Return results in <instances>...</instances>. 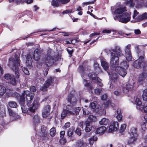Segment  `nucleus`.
I'll return each instance as SVG.
<instances>
[{
	"instance_id": "1",
	"label": "nucleus",
	"mask_w": 147,
	"mask_h": 147,
	"mask_svg": "<svg viewBox=\"0 0 147 147\" xmlns=\"http://www.w3.org/2000/svg\"><path fill=\"white\" fill-rule=\"evenodd\" d=\"M134 67L139 68L140 67H143L142 73L140 74L138 82L140 84H142L143 82L146 81L147 79V67L144 61V58L143 56H140L137 60L135 61L133 64Z\"/></svg>"
},
{
	"instance_id": "2",
	"label": "nucleus",
	"mask_w": 147,
	"mask_h": 147,
	"mask_svg": "<svg viewBox=\"0 0 147 147\" xmlns=\"http://www.w3.org/2000/svg\"><path fill=\"white\" fill-rule=\"evenodd\" d=\"M15 57H11L9 59L8 65L11 69L14 71L16 77L18 79L20 76L18 71L19 66H20V57L16 54L15 55Z\"/></svg>"
},
{
	"instance_id": "3",
	"label": "nucleus",
	"mask_w": 147,
	"mask_h": 147,
	"mask_svg": "<svg viewBox=\"0 0 147 147\" xmlns=\"http://www.w3.org/2000/svg\"><path fill=\"white\" fill-rule=\"evenodd\" d=\"M47 55L44 61L45 64L48 67L43 72L44 75L45 76H46L48 74L49 69V67L52 65L59 59V55H55L53 56H51L49 53H47Z\"/></svg>"
},
{
	"instance_id": "4",
	"label": "nucleus",
	"mask_w": 147,
	"mask_h": 147,
	"mask_svg": "<svg viewBox=\"0 0 147 147\" xmlns=\"http://www.w3.org/2000/svg\"><path fill=\"white\" fill-rule=\"evenodd\" d=\"M119 61H115V63L113 62L112 64L111 67L115 69L116 72L120 76L124 77L127 74L126 69L122 67L118 66Z\"/></svg>"
},
{
	"instance_id": "5",
	"label": "nucleus",
	"mask_w": 147,
	"mask_h": 147,
	"mask_svg": "<svg viewBox=\"0 0 147 147\" xmlns=\"http://www.w3.org/2000/svg\"><path fill=\"white\" fill-rule=\"evenodd\" d=\"M12 96L17 98L20 105H23L25 103V95L24 91L21 94L15 92L12 94Z\"/></svg>"
},
{
	"instance_id": "6",
	"label": "nucleus",
	"mask_w": 147,
	"mask_h": 147,
	"mask_svg": "<svg viewBox=\"0 0 147 147\" xmlns=\"http://www.w3.org/2000/svg\"><path fill=\"white\" fill-rule=\"evenodd\" d=\"M114 19L118 20L119 22L126 23L129 22V13H123L122 15H116L114 17Z\"/></svg>"
},
{
	"instance_id": "7",
	"label": "nucleus",
	"mask_w": 147,
	"mask_h": 147,
	"mask_svg": "<svg viewBox=\"0 0 147 147\" xmlns=\"http://www.w3.org/2000/svg\"><path fill=\"white\" fill-rule=\"evenodd\" d=\"M129 134V144H132L136 140L138 137L136 129L134 127L131 128Z\"/></svg>"
},
{
	"instance_id": "8",
	"label": "nucleus",
	"mask_w": 147,
	"mask_h": 147,
	"mask_svg": "<svg viewBox=\"0 0 147 147\" xmlns=\"http://www.w3.org/2000/svg\"><path fill=\"white\" fill-rule=\"evenodd\" d=\"M26 100L27 101V105L28 107L31 106L30 104L34 96V94L27 90H24Z\"/></svg>"
},
{
	"instance_id": "9",
	"label": "nucleus",
	"mask_w": 147,
	"mask_h": 147,
	"mask_svg": "<svg viewBox=\"0 0 147 147\" xmlns=\"http://www.w3.org/2000/svg\"><path fill=\"white\" fill-rule=\"evenodd\" d=\"M40 99L38 97L34 98V101L31 106L30 107L29 109V111L31 112L34 113L36 110H37L38 108L39 107L40 103L39 102Z\"/></svg>"
},
{
	"instance_id": "10",
	"label": "nucleus",
	"mask_w": 147,
	"mask_h": 147,
	"mask_svg": "<svg viewBox=\"0 0 147 147\" xmlns=\"http://www.w3.org/2000/svg\"><path fill=\"white\" fill-rule=\"evenodd\" d=\"M67 102H69L72 106H75L77 103V99L75 96V94L73 93L69 94L66 98Z\"/></svg>"
},
{
	"instance_id": "11",
	"label": "nucleus",
	"mask_w": 147,
	"mask_h": 147,
	"mask_svg": "<svg viewBox=\"0 0 147 147\" xmlns=\"http://www.w3.org/2000/svg\"><path fill=\"white\" fill-rule=\"evenodd\" d=\"M4 78L6 80H9L11 84L13 85H16L17 84V80L14 76L7 73L5 74L4 76Z\"/></svg>"
},
{
	"instance_id": "12",
	"label": "nucleus",
	"mask_w": 147,
	"mask_h": 147,
	"mask_svg": "<svg viewBox=\"0 0 147 147\" xmlns=\"http://www.w3.org/2000/svg\"><path fill=\"white\" fill-rule=\"evenodd\" d=\"M51 109V106L50 105L47 104L44 106L42 110V115L43 117L46 118L50 114Z\"/></svg>"
},
{
	"instance_id": "13",
	"label": "nucleus",
	"mask_w": 147,
	"mask_h": 147,
	"mask_svg": "<svg viewBox=\"0 0 147 147\" xmlns=\"http://www.w3.org/2000/svg\"><path fill=\"white\" fill-rule=\"evenodd\" d=\"M111 59L110 64L111 66V64L113 63V62L114 63H115L114 62V59H115V61H119V58L117 56L119 55L118 53H117L116 51L113 50L112 52H111Z\"/></svg>"
},
{
	"instance_id": "14",
	"label": "nucleus",
	"mask_w": 147,
	"mask_h": 147,
	"mask_svg": "<svg viewBox=\"0 0 147 147\" xmlns=\"http://www.w3.org/2000/svg\"><path fill=\"white\" fill-rule=\"evenodd\" d=\"M143 99L145 101H147V88L145 89L143 91L142 95ZM143 109L145 112H147V102L143 104Z\"/></svg>"
},
{
	"instance_id": "15",
	"label": "nucleus",
	"mask_w": 147,
	"mask_h": 147,
	"mask_svg": "<svg viewBox=\"0 0 147 147\" xmlns=\"http://www.w3.org/2000/svg\"><path fill=\"white\" fill-rule=\"evenodd\" d=\"M134 99L135 104L136 105L137 107L138 108H139L140 110L142 111L143 109V106L144 105H143V104L144 103H142L140 99L137 97H134Z\"/></svg>"
},
{
	"instance_id": "16",
	"label": "nucleus",
	"mask_w": 147,
	"mask_h": 147,
	"mask_svg": "<svg viewBox=\"0 0 147 147\" xmlns=\"http://www.w3.org/2000/svg\"><path fill=\"white\" fill-rule=\"evenodd\" d=\"M33 59L36 61H38L40 59V51L39 49H36L33 54Z\"/></svg>"
},
{
	"instance_id": "17",
	"label": "nucleus",
	"mask_w": 147,
	"mask_h": 147,
	"mask_svg": "<svg viewBox=\"0 0 147 147\" xmlns=\"http://www.w3.org/2000/svg\"><path fill=\"white\" fill-rule=\"evenodd\" d=\"M83 82L84 83V86L89 92H92L93 89V85L90 82H88V80L84 79Z\"/></svg>"
},
{
	"instance_id": "18",
	"label": "nucleus",
	"mask_w": 147,
	"mask_h": 147,
	"mask_svg": "<svg viewBox=\"0 0 147 147\" xmlns=\"http://www.w3.org/2000/svg\"><path fill=\"white\" fill-rule=\"evenodd\" d=\"M56 80V78L55 77L49 76L47 78L44 84L49 87L51 85L54 83V81Z\"/></svg>"
},
{
	"instance_id": "19",
	"label": "nucleus",
	"mask_w": 147,
	"mask_h": 147,
	"mask_svg": "<svg viewBox=\"0 0 147 147\" xmlns=\"http://www.w3.org/2000/svg\"><path fill=\"white\" fill-rule=\"evenodd\" d=\"M119 127V124L117 122H114L109 126V130L111 131H116Z\"/></svg>"
},
{
	"instance_id": "20",
	"label": "nucleus",
	"mask_w": 147,
	"mask_h": 147,
	"mask_svg": "<svg viewBox=\"0 0 147 147\" xmlns=\"http://www.w3.org/2000/svg\"><path fill=\"white\" fill-rule=\"evenodd\" d=\"M26 64L27 66H30L32 65V60L31 56L30 54H27L26 55Z\"/></svg>"
},
{
	"instance_id": "21",
	"label": "nucleus",
	"mask_w": 147,
	"mask_h": 147,
	"mask_svg": "<svg viewBox=\"0 0 147 147\" xmlns=\"http://www.w3.org/2000/svg\"><path fill=\"white\" fill-rule=\"evenodd\" d=\"M7 110L10 116H12L15 119L18 118L19 117L17 113L9 107H7Z\"/></svg>"
},
{
	"instance_id": "22",
	"label": "nucleus",
	"mask_w": 147,
	"mask_h": 147,
	"mask_svg": "<svg viewBox=\"0 0 147 147\" xmlns=\"http://www.w3.org/2000/svg\"><path fill=\"white\" fill-rule=\"evenodd\" d=\"M88 76L89 78H91L92 81H96L97 80L99 79L100 80H101L98 77H97V74L95 72H92L88 74Z\"/></svg>"
},
{
	"instance_id": "23",
	"label": "nucleus",
	"mask_w": 147,
	"mask_h": 147,
	"mask_svg": "<svg viewBox=\"0 0 147 147\" xmlns=\"http://www.w3.org/2000/svg\"><path fill=\"white\" fill-rule=\"evenodd\" d=\"M76 147H85L86 143L82 140H79L76 142Z\"/></svg>"
},
{
	"instance_id": "24",
	"label": "nucleus",
	"mask_w": 147,
	"mask_h": 147,
	"mask_svg": "<svg viewBox=\"0 0 147 147\" xmlns=\"http://www.w3.org/2000/svg\"><path fill=\"white\" fill-rule=\"evenodd\" d=\"M126 11V7H121L115 10V13L116 14H121Z\"/></svg>"
},
{
	"instance_id": "25",
	"label": "nucleus",
	"mask_w": 147,
	"mask_h": 147,
	"mask_svg": "<svg viewBox=\"0 0 147 147\" xmlns=\"http://www.w3.org/2000/svg\"><path fill=\"white\" fill-rule=\"evenodd\" d=\"M108 74L110 78L114 82L116 81L118 78L117 74L115 73H113L112 72H110L108 73Z\"/></svg>"
},
{
	"instance_id": "26",
	"label": "nucleus",
	"mask_w": 147,
	"mask_h": 147,
	"mask_svg": "<svg viewBox=\"0 0 147 147\" xmlns=\"http://www.w3.org/2000/svg\"><path fill=\"white\" fill-rule=\"evenodd\" d=\"M97 104V102L96 101H94L90 104V106L91 109H93L94 112L99 113V109L98 108L96 109Z\"/></svg>"
},
{
	"instance_id": "27",
	"label": "nucleus",
	"mask_w": 147,
	"mask_h": 147,
	"mask_svg": "<svg viewBox=\"0 0 147 147\" xmlns=\"http://www.w3.org/2000/svg\"><path fill=\"white\" fill-rule=\"evenodd\" d=\"M117 115L116 116V118L119 121L121 120L122 118V111L120 109L118 108L117 111Z\"/></svg>"
},
{
	"instance_id": "28",
	"label": "nucleus",
	"mask_w": 147,
	"mask_h": 147,
	"mask_svg": "<svg viewBox=\"0 0 147 147\" xmlns=\"http://www.w3.org/2000/svg\"><path fill=\"white\" fill-rule=\"evenodd\" d=\"M106 130V128L105 126H101L98 128L96 131V134H102L105 132Z\"/></svg>"
},
{
	"instance_id": "29",
	"label": "nucleus",
	"mask_w": 147,
	"mask_h": 147,
	"mask_svg": "<svg viewBox=\"0 0 147 147\" xmlns=\"http://www.w3.org/2000/svg\"><path fill=\"white\" fill-rule=\"evenodd\" d=\"M78 70L81 75V76L83 78H84V75L85 73V69L82 65L79 66L78 68Z\"/></svg>"
},
{
	"instance_id": "30",
	"label": "nucleus",
	"mask_w": 147,
	"mask_h": 147,
	"mask_svg": "<svg viewBox=\"0 0 147 147\" xmlns=\"http://www.w3.org/2000/svg\"><path fill=\"white\" fill-rule=\"evenodd\" d=\"M84 125H86L85 130L86 132H89L92 128L91 124L89 123V122L88 121H85L84 122Z\"/></svg>"
},
{
	"instance_id": "31",
	"label": "nucleus",
	"mask_w": 147,
	"mask_h": 147,
	"mask_svg": "<svg viewBox=\"0 0 147 147\" xmlns=\"http://www.w3.org/2000/svg\"><path fill=\"white\" fill-rule=\"evenodd\" d=\"M96 120V117L93 115H90L88 118L87 120L86 121H88L89 123H92V122H95Z\"/></svg>"
},
{
	"instance_id": "32",
	"label": "nucleus",
	"mask_w": 147,
	"mask_h": 147,
	"mask_svg": "<svg viewBox=\"0 0 147 147\" xmlns=\"http://www.w3.org/2000/svg\"><path fill=\"white\" fill-rule=\"evenodd\" d=\"M109 122V119L104 118L102 119L99 122V123L100 125H106L108 124Z\"/></svg>"
},
{
	"instance_id": "33",
	"label": "nucleus",
	"mask_w": 147,
	"mask_h": 147,
	"mask_svg": "<svg viewBox=\"0 0 147 147\" xmlns=\"http://www.w3.org/2000/svg\"><path fill=\"white\" fill-rule=\"evenodd\" d=\"M98 138L96 136H94L91 138H90L88 139V141L89 144L91 145H93L94 142L96 141L97 140Z\"/></svg>"
},
{
	"instance_id": "34",
	"label": "nucleus",
	"mask_w": 147,
	"mask_h": 147,
	"mask_svg": "<svg viewBox=\"0 0 147 147\" xmlns=\"http://www.w3.org/2000/svg\"><path fill=\"white\" fill-rule=\"evenodd\" d=\"M75 129L74 127L72 128H69L67 131V136L70 138L72 137L74 134V130Z\"/></svg>"
},
{
	"instance_id": "35",
	"label": "nucleus",
	"mask_w": 147,
	"mask_h": 147,
	"mask_svg": "<svg viewBox=\"0 0 147 147\" xmlns=\"http://www.w3.org/2000/svg\"><path fill=\"white\" fill-rule=\"evenodd\" d=\"M41 131L42 133L43 136L46 137L47 134V127L45 125H42L41 128Z\"/></svg>"
},
{
	"instance_id": "36",
	"label": "nucleus",
	"mask_w": 147,
	"mask_h": 147,
	"mask_svg": "<svg viewBox=\"0 0 147 147\" xmlns=\"http://www.w3.org/2000/svg\"><path fill=\"white\" fill-rule=\"evenodd\" d=\"M123 91L124 93L127 94L129 92V83L127 82L124 84L123 88Z\"/></svg>"
},
{
	"instance_id": "37",
	"label": "nucleus",
	"mask_w": 147,
	"mask_h": 147,
	"mask_svg": "<svg viewBox=\"0 0 147 147\" xmlns=\"http://www.w3.org/2000/svg\"><path fill=\"white\" fill-rule=\"evenodd\" d=\"M32 121L35 125L38 124L40 121L39 117L38 115H35L32 118Z\"/></svg>"
},
{
	"instance_id": "38",
	"label": "nucleus",
	"mask_w": 147,
	"mask_h": 147,
	"mask_svg": "<svg viewBox=\"0 0 147 147\" xmlns=\"http://www.w3.org/2000/svg\"><path fill=\"white\" fill-rule=\"evenodd\" d=\"M8 105L11 108H17L18 105L16 102L14 101H10L8 102Z\"/></svg>"
},
{
	"instance_id": "39",
	"label": "nucleus",
	"mask_w": 147,
	"mask_h": 147,
	"mask_svg": "<svg viewBox=\"0 0 147 147\" xmlns=\"http://www.w3.org/2000/svg\"><path fill=\"white\" fill-rule=\"evenodd\" d=\"M49 134L52 137H54L55 136L56 134V132L55 127H53L50 129Z\"/></svg>"
},
{
	"instance_id": "40",
	"label": "nucleus",
	"mask_w": 147,
	"mask_h": 147,
	"mask_svg": "<svg viewBox=\"0 0 147 147\" xmlns=\"http://www.w3.org/2000/svg\"><path fill=\"white\" fill-rule=\"evenodd\" d=\"M6 92L5 87L2 85H0V96H2Z\"/></svg>"
},
{
	"instance_id": "41",
	"label": "nucleus",
	"mask_w": 147,
	"mask_h": 147,
	"mask_svg": "<svg viewBox=\"0 0 147 147\" xmlns=\"http://www.w3.org/2000/svg\"><path fill=\"white\" fill-rule=\"evenodd\" d=\"M101 65L104 69H107L109 68V66L108 63L106 61H102L101 62Z\"/></svg>"
},
{
	"instance_id": "42",
	"label": "nucleus",
	"mask_w": 147,
	"mask_h": 147,
	"mask_svg": "<svg viewBox=\"0 0 147 147\" xmlns=\"http://www.w3.org/2000/svg\"><path fill=\"white\" fill-rule=\"evenodd\" d=\"M20 105L22 112L23 113H26L28 111V110L27 108L26 107L25 103H24L23 105L21 104Z\"/></svg>"
},
{
	"instance_id": "43",
	"label": "nucleus",
	"mask_w": 147,
	"mask_h": 147,
	"mask_svg": "<svg viewBox=\"0 0 147 147\" xmlns=\"http://www.w3.org/2000/svg\"><path fill=\"white\" fill-rule=\"evenodd\" d=\"M58 2V0H52L51 2V5L52 6L56 7H58L59 6Z\"/></svg>"
},
{
	"instance_id": "44",
	"label": "nucleus",
	"mask_w": 147,
	"mask_h": 147,
	"mask_svg": "<svg viewBox=\"0 0 147 147\" xmlns=\"http://www.w3.org/2000/svg\"><path fill=\"white\" fill-rule=\"evenodd\" d=\"M49 87L44 84L43 86L40 88V90L43 92H46L47 91V88Z\"/></svg>"
},
{
	"instance_id": "45",
	"label": "nucleus",
	"mask_w": 147,
	"mask_h": 147,
	"mask_svg": "<svg viewBox=\"0 0 147 147\" xmlns=\"http://www.w3.org/2000/svg\"><path fill=\"white\" fill-rule=\"evenodd\" d=\"M66 44H72L73 45H75L77 42V40L75 39H71L69 41H65Z\"/></svg>"
},
{
	"instance_id": "46",
	"label": "nucleus",
	"mask_w": 147,
	"mask_h": 147,
	"mask_svg": "<svg viewBox=\"0 0 147 147\" xmlns=\"http://www.w3.org/2000/svg\"><path fill=\"white\" fill-rule=\"evenodd\" d=\"M126 127V125L125 124H121V125L120 131L122 134L125 130Z\"/></svg>"
},
{
	"instance_id": "47",
	"label": "nucleus",
	"mask_w": 147,
	"mask_h": 147,
	"mask_svg": "<svg viewBox=\"0 0 147 147\" xmlns=\"http://www.w3.org/2000/svg\"><path fill=\"white\" fill-rule=\"evenodd\" d=\"M94 67L95 70L96 71H99L100 70V67H99V65L97 63H95L94 65Z\"/></svg>"
},
{
	"instance_id": "48",
	"label": "nucleus",
	"mask_w": 147,
	"mask_h": 147,
	"mask_svg": "<svg viewBox=\"0 0 147 147\" xmlns=\"http://www.w3.org/2000/svg\"><path fill=\"white\" fill-rule=\"evenodd\" d=\"M66 140L65 138H60L59 140V142L61 144L64 145L66 142Z\"/></svg>"
},
{
	"instance_id": "49",
	"label": "nucleus",
	"mask_w": 147,
	"mask_h": 147,
	"mask_svg": "<svg viewBox=\"0 0 147 147\" xmlns=\"http://www.w3.org/2000/svg\"><path fill=\"white\" fill-rule=\"evenodd\" d=\"M75 132L78 136H80L81 135V130L79 127H78L76 128L75 131Z\"/></svg>"
},
{
	"instance_id": "50",
	"label": "nucleus",
	"mask_w": 147,
	"mask_h": 147,
	"mask_svg": "<svg viewBox=\"0 0 147 147\" xmlns=\"http://www.w3.org/2000/svg\"><path fill=\"white\" fill-rule=\"evenodd\" d=\"M81 108L80 107H78L77 108H74L73 109L75 110V114L76 115H79L80 111L81 110Z\"/></svg>"
},
{
	"instance_id": "51",
	"label": "nucleus",
	"mask_w": 147,
	"mask_h": 147,
	"mask_svg": "<svg viewBox=\"0 0 147 147\" xmlns=\"http://www.w3.org/2000/svg\"><path fill=\"white\" fill-rule=\"evenodd\" d=\"M67 115L65 109L61 113V118L62 119H63Z\"/></svg>"
},
{
	"instance_id": "52",
	"label": "nucleus",
	"mask_w": 147,
	"mask_h": 147,
	"mask_svg": "<svg viewBox=\"0 0 147 147\" xmlns=\"http://www.w3.org/2000/svg\"><path fill=\"white\" fill-rule=\"evenodd\" d=\"M22 69L25 74L27 75H29L30 73L29 71L27 68L24 67L23 68H22Z\"/></svg>"
},
{
	"instance_id": "53",
	"label": "nucleus",
	"mask_w": 147,
	"mask_h": 147,
	"mask_svg": "<svg viewBox=\"0 0 147 147\" xmlns=\"http://www.w3.org/2000/svg\"><path fill=\"white\" fill-rule=\"evenodd\" d=\"M70 0H58L59 2L61 3L62 4H65L69 2Z\"/></svg>"
},
{
	"instance_id": "54",
	"label": "nucleus",
	"mask_w": 147,
	"mask_h": 147,
	"mask_svg": "<svg viewBox=\"0 0 147 147\" xmlns=\"http://www.w3.org/2000/svg\"><path fill=\"white\" fill-rule=\"evenodd\" d=\"M83 113L84 115H88L89 113V111L86 108H84L82 109Z\"/></svg>"
},
{
	"instance_id": "55",
	"label": "nucleus",
	"mask_w": 147,
	"mask_h": 147,
	"mask_svg": "<svg viewBox=\"0 0 147 147\" xmlns=\"http://www.w3.org/2000/svg\"><path fill=\"white\" fill-rule=\"evenodd\" d=\"M74 106H72V105H68L66 107V110H71L74 109V107H73Z\"/></svg>"
},
{
	"instance_id": "56",
	"label": "nucleus",
	"mask_w": 147,
	"mask_h": 147,
	"mask_svg": "<svg viewBox=\"0 0 147 147\" xmlns=\"http://www.w3.org/2000/svg\"><path fill=\"white\" fill-rule=\"evenodd\" d=\"M66 50L68 54L70 56V57H71L72 56V54L74 51V49H72L71 50H70L68 49H67Z\"/></svg>"
},
{
	"instance_id": "57",
	"label": "nucleus",
	"mask_w": 147,
	"mask_h": 147,
	"mask_svg": "<svg viewBox=\"0 0 147 147\" xmlns=\"http://www.w3.org/2000/svg\"><path fill=\"white\" fill-rule=\"evenodd\" d=\"M66 113H67V115H75V113L74 112H72L71 111H70V110H65Z\"/></svg>"
},
{
	"instance_id": "58",
	"label": "nucleus",
	"mask_w": 147,
	"mask_h": 147,
	"mask_svg": "<svg viewBox=\"0 0 147 147\" xmlns=\"http://www.w3.org/2000/svg\"><path fill=\"white\" fill-rule=\"evenodd\" d=\"M70 123L69 122L66 123L63 127V129H65L69 127H70Z\"/></svg>"
},
{
	"instance_id": "59",
	"label": "nucleus",
	"mask_w": 147,
	"mask_h": 147,
	"mask_svg": "<svg viewBox=\"0 0 147 147\" xmlns=\"http://www.w3.org/2000/svg\"><path fill=\"white\" fill-rule=\"evenodd\" d=\"M141 46H136L135 47V49L136 51V52L138 53L139 52H140V47Z\"/></svg>"
},
{
	"instance_id": "60",
	"label": "nucleus",
	"mask_w": 147,
	"mask_h": 147,
	"mask_svg": "<svg viewBox=\"0 0 147 147\" xmlns=\"http://www.w3.org/2000/svg\"><path fill=\"white\" fill-rule=\"evenodd\" d=\"M30 91L32 92H33L36 91V88L34 86H31L30 87Z\"/></svg>"
},
{
	"instance_id": "61",
	"label": "nucleus",
	"mask_w": 147,
	"mask_h": 147,
	"mask_svg": "<svg viewBox=\"0 0 147 147\" xmlns=\"http://www.w3.org/2000/svg\"><path fill=\"white\" fill-rule=\"evenodd\" d=\"M65 134V132L64 131H61L60 133V138H63L64 137Z\"/></svg>"
},
{
	"instance_id": "62",
	"label": "nucleus",
	"mask_w": 147,
	"mask_h": 147,
	"mask_svg": "<svg viewBox=\"0 0 147 147\" xmlns=\"http://www.w3.org/2000/svg\"><path fill=\"white\" fill-rule=\"evenodd\" d=\"M141 18L142 19H144L147 18V13H145L141 16Z\"/></svg>"
},
{
	"instance_id": "63",
	"label": "nucleus",
	"mask_w": 147,
	"mask_h": 147,
	"mask_svg": "<svg viewBox=\"0 0 147 147\" xmlns=\"http://www.w3.org/2000/svg\"><path fill=\"white\" fill-rule=\"evenodd\" d=\"M108 97L107 95L106 94H104L101 97V99L102 100H106Z\"/></svg>"
},
{
	"instance_id": "64",
	"label": "nucleus",
	"mask_w": 147,
	"mask_h": 147,
	"mask_svg": "<svg viewBox=\"0 0 147 147\" xmlns=\"http://www.w3.org/2000/svg\"><path fill=\"white\" fill-rule=\"evenodd\" d=\"M116 52L118 53L119 55H120L121 53V51L120 48L119 47H117L116 48Z\"/></svg>"
}]
</instances>
